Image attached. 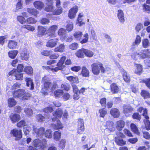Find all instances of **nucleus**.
Masks as SVG:
<instances>
[{
    "mask_svg": "<svg viewBox=\"0 0 150 150\" xmlns=\"http://www.w3.org/2000/svg\"><path fill=\"white\" fill-rule=\"evenodd\" d=\"M66 59V57L65 56H62L57 63V67L53 68V66L50 65L46 67L45 68L48 71L51 70L53 72H57L59 70H62L65 67L64 64Z\"/></svg>",
    "mask_w": 150,
    "mask_h": 150,
    "instance_id": "f257e3e1",
    "label": "nucleus"
},
{
    "mask_svg": "<svg viewBox=\"0 0 150 150\" xmlns=\"http://www.w3.org/2000/svg\"><path fill=\"white\" fill-rule=\"evenodd\" d=\"M91 71L95 75H98L100 71L102 73H105L108 69V68H105L103 64L101 62L93 63L91 65Z\"/></svg>",
    "mask_w": 150,
    "mask_h": 150,
    "instance_id": "f03ea898",
    "label": "nucleus"
},
{
    "mask_svg": "<svg viewBox=\"0 0 150 150\" xmlns=\"http://www.w3.org/2000/svg\"><path fill=\"white\" fill-rule=\"evenodd\" d=\"M139 55V58L142 59L150 57V51L148 49H144L141 50L138 53L135 52L131 55L132 58L135 59H136L137 56Z\"/></svg>",
    "mask_w": 150,
    "mask_h": 150,
    "instance_id": "7ed1b4c3",
    "label": "nucleus"
},
{
    "mask_svg": "<svg viewBox=\"0 0 150 150\" xmlns=\"http://www.w3.org/2000/svg\"><path fill=\"white\" fill-rule=\"evenodd\" d=\"M10 134L11 137L15 138V140H19L22 138L23 134L21 129L13 128L11 130Z\"/></svg>",
    "mask_w": 150,
    "mask_h": 150,
    "instance_id": "20e7f679",
    "label": "nucleus"
},
{
    "mask_svg": "<svg viewBox=\"0 0 150 150\" xmlns=\"http://www.w3.org/2000/svg\"><path fill=\"white\" fill-rule=\"evenodd\" d=\"M42 81L43 82V88L45 91H49L50 90L52 83L50 82L49 78L46 75L42 79Z\"/></svg>",
    "mask_w": 150,
    "mask_h": 150,
    "instance_id": "39448f33",
    "label": "nucleus"
},
{
    "mask_svg": "<svg viewBox=\"0 0 150 150\" xmlns=\"http://www.w3.org/2000/svg\"><path fill=\"white\" fill-rule=\"evenodd\" d=\"M85 129L84 122L83 119L79 118L77 121V133L81 134L83 133Z\"/></svg>",
    "mask_w": 150,
    "mask_h": 150,
    "instance_id": "423d86ee",
    "label": "nucleus"
},
{
    "mask_svg": "<svg viewBox=\"0 0 150 150\" xmlns=\"http://www.w3.org/2000/svg\"><path fill=\"white\" fill-rule=\"evenodd\" d=\"M78 9V7L77 6H75L71 8L69 11L68 13L69 17L70 19L74 18L76 16Z\"/></svg>",
    "mask_w": 150,
    "mask_h": 150,
    "instance_id": "0eeeda50",
    "label": "nucleus"
},
{
    "mask_svg": "<svg viewBox=\"0 0 150 150\" xmlns=\"http://www.w3.org/2000/svg\"><path fill=\"white\" fill-rule=\"evenodd\" d=\"M59 39L54 38L49 40L47 42L46 46L48 47L53 48L56 47L57 45Z\"/></svg>",
    "mask_w": 150,
    "mask_h": 150,
    "instance_id": "6e6552de",
    "label": "nucleus"
},
{
    "mask_svg": "<svg viewBox=\"0 0 150 150\" xmlns=\"http://www.w3.org/2000/svg\"><path fill=\"white\" fill-rule=\"evenodd\" d=\"M122 108V112L127 116H129L133 111V108L129 105H124Z\"/></svg>",
    "mask_w": 150,
    "mask_h": 150,
    "instance_id": "1a4fd4ad",
    "label": "nucleus"
},
{
    "mask_svg": "<svg viewBox=\"0 0 150 150\" xmlns=\"http://www.w3.org/2000/svg\"><path fill=\"white\" fill-rule=\"evenodd\" d=\"M143 115L145 118L143 120V122L145 128L147 130H150V122L149 120V117L148 115H147L146 111H145Z\"/></svg>",
    "mask_w": 150,
    "mask_h": 150,
    "instance_id": "9d476101",
    "label": "nucleus"
},
{
    "mask_svg": "<svg viewBox=\"0 0 150 150\" xmlns=\"http://www.w3.org/2000/svg\"><path fill=\"white\" fill-rule=\"evenodd\" d=\"M9 118L13 124L18 122L21 118L20 115L16 113H11L9 116Z\"/></svg>",
    "mask_w": 150,
    "mask_h": 150,
    "instance_id": "9b49d317",
    "label": "nucleus"
},
{
    "mask_svg": "<svg viewBox=\"0 0 150 150\" xmlns=\"http://www.w3.org/2000/svg\"><path fill=\"white\" fill-rule=\"evenodd\" d=\"M135 67L134 73L138 76L141 75L142 73L143 70L142 66L140 64L134 63Z\"/></svg>",
    "mask_w": 150,
    "mask_h": 150,
    "instance_id": "f8f14e48",
    "label": "nucleus"
},
{
    "mask_svg": "<svg viewBox=\"0 0 150 150\" xmlns=\"http://www.w3.org/2000/svg\"><path fill=\"white\" fill-rule=\"evenodd\" d=\"M24 89H17L12 92V94L14 98H19L22 96V94L23 93Z\"/></svg>",
    "mask_w": 150,
    "mask_h": 150,
    "instance_id": "ddd939ff",
    "label": "nucleus"
},
{
    "mask_svg": "<svg viewBox=\"0 0 150 150\" xmlns=\"http://www.w3.org/2000/svg\"><path fill=\"white\" fill-rule=\"evenodd\" d=\"M10 71L8 73V76H11L15 77V79L17 81H22L23 79V74L17 71H16L11 74H10Z\"/></svg>",
    "mask_w": 150,
    "mask_h": 150,
    "instance_id": "4468645a",
    "label": "nucleus"
},
{
    "mask_svg": "<svg viewBox=\"0 0 150 150\" xmlns=\"http://www.w3.org/2000/svg\"><path fill=\"white\" fill-rule=\"evenodd\" d=\"M37 36L38 37H41L47 33V30L44 27L38 26Z\"/></svg>",
    "mask_w": 150,
    "mask_h": 150,
    "instance_id": "2eb2a0df",
    "label": "nucleus"
},
{
    "mask_svg": "<svg viewBox=\"0 0 150 150\" xmlns=\"http://www.w3.org/2000/svg\"><path fill=\"white\" fill-rule=\"evenodd\" d=\"M125 125V122L122 120L117 121L115 123V127L119 131H121Z\"/></svg>",
    "mask_w": 150,
    "mask_h": 150,
    "instance_id": "dca6fc26",
    "label": "nucleus"
},
{
    "mask_svg": "<svg viewBox=\"0 0 150 150\" xmlns=\"http://www.w3.org/2000/svg\"><path fill=\"white\" fill-rule=\"evenodd\" d=\"M110 113L114 118H118L120 116V112L119 110L116 108H112L110 111Z\"/></svg>",
    "mask_w": 150,
    "mask_h": 150,
    "instance_id": "f3484780",
    "label": "nucleus"
},
{
    "mask_svg": "<svg viewBox=\"0 0 150 150\" xmlns=\"http://www.w3.org/2000/svg\"><path fill=\"white\" fill-rule=\"evenodd\" d=\"M140 94L144 99H150V92L148 90L142 89L141 91Z\"/></svg>",
    "mask_w": 150,
    "mask_h": 150,
    "instance_id": "a211bd4d",
    "label": "nucleus"
},
{
    "mask_svg": "<svg viewBox=\"0 0 150 150\" xmlns=\"http://www.w3.org/2000/svg\"><path fill=\"white\" fill-rule=\"evenodd\" d=\"M58 28L57 26L56 25H54L50 26L48 29V33L50 34L49 35V36H55V32L57 30Z\"/></svg>",
    "mask_w": 150,
    "mask_h": 150,
    "instance_id": "6ab92c4d",
    "label": "nucleus"
},
{
    "mask_svg": "<svg viewBox=\"0 0 150 150\" xmlns=\"http://www.w3.org/2000/svg\"><path fill=\"white\" fill-rule=\"evenodd\" d=\"M81 74L82 76L85 77H88L90 76L89 70L85 66L82 67Z\"/></svg>",
    "mask_w": 150,
    "mask_h": 150,
    "instance_id": "aec40b11",
    "label": "nucleus"
},
{
    "mask_svg": "<svg viewBox=\"0 0 150 150\" xmlns=\"http://www.w3.org/2000/svg\"><path fill=\"white\" fill-rule=\"evenodd\" d=\"M53 3V1L47 2L46 4V6L45 8V10L47 12H52L54 8Z\"/></svg>",
    "mask_w": 150,
    "mask_h": 150,
    "instance_id": "412c9836",
    "label": "nucleus"
},
{
    "mask_svg": "<svg viewBox=\"0 0 150 150\" xmlns=\"http://www.w3.org/2000/svg\"><path fill=\"white\" fill-rule=\"evenodd\" d=\"M24 67L23 64H19L18 65L16 69L13 68L10 71V74H11L16 71L21 73L24 70Z\"/></svg>",
    "mask_w": 150,
    "mask_h": 150,
    "instance_id": "4be33fe9",
    "label": "nucleus"
},
{
    "mask_svg": "<svg viewBox=\"0 0 150 150\" xmlns=\"http://www.w3.org/2000/svg\"><path fill=\"white\" fill-rule=\"evenodd\" d=\"M7 104L8 107L11 108L14 107L17 104V102L14 98H10L7 100Z\"/></svg>",
    "mask_w": 150,
    "mask_h": 150,
    "instance_id": "5701e85b",
    "label": "nucleus"
},
{
    "mask_svg": "<svg viewBox=\"0 0 150 150\" xmlns=\"http://www.w3.org/2000/svg\"><path fill=\"white\" fill-rule=\"evenodd\" d=\"M33 4L35 8L40 10H41L44 6V3L40 1H35Z\"/></svg>",
    "mask_w": 150,
    "mask_h": 150,
    "instance_id": "b1692460",
    "label": "nucleus"
},
{
    "mask_svg": "<svg viewBox=\"0 0 150 150\" xmlns=\"http://www.w3.org/2000/svg\"><path fill=\"white\" fill-rule=\"evenodd\" d=\"M122 139L118 137H115V141L117 145L123 146L126 144V141L123 140Z\"/></svg>",
    "mask_w": 150,
    "mask_h": 150,
    "instance_id": "393cba45",
    "label": "nucleus"
},
{
    "mask_svg": "<svg viewBox=\"0 0 150 150\" xmlns=\"http://www.w3.org/2000/svg\"><path fill=\"white\" fill-rule=\"evenodd\" d=\"M110 90L111 92L115 94L118 92L119 88L116 83H113L110 85Z\"/></svg>",
    "mask_w": 150,
    "mask_h": 150,
    "instance_id": "a878e982",
    "label": "nucleus"
},
{
    "mask_svg": "<svg viewBox=\"0 0 150 150\" xmlns=\"http://www.w3.org/2000/svg\"><path fill=\"white\" fill-rule=\"evenodd\" d=\"M130 128L131 130L134 133L138 136H140L141 132H139L137 126L134 123H132L130 124Z\"/></svg>",
    "mask_w": 150,
    "mask_h": 150,
    "instance_id": "bb28decb",
    "label": "nucleus"
},
{
    "mask_svg": "<svg viewBox=\"0 0 150 150\" xmlns=\"http://www.w3.org/2000/svg\"><path fill=\"white\" fill-rule=\"evenodd\" d=\"M63 114V111L62 109L58 108L53 113V115L56 118H60Z\"/></svg>",
    "mask_w": 150,
    "mask_h": 150,
    "instance_id": "cd10ccee",
    "label": "nucleus"
},
{
    "mask_svg": "<svg viewBox=\"0 0 150 150\" xmlns=\"http://www.w3.org/2000/svg\"><path fill=\"white\" fill-rule=\"evenodd\" d=\"M117 16L120 21L122 23H124L125 21L124 13L123 11L119 10L118 11Z\"/></svg>",
    "mask_w": 150,
    "mask_h": 150,
    "instance_id": "c85d7f7f",
    "label": "nucleus"
},
{
    "mask_svg": "<svg viewBox=\"0 0 150 150\" xmlns=\"http://www.w3.org/2000/svg\"><path fill=\"white\" fill-rule=\"evenodd\" d=\"M66 78L70 82L72 83H78L79 82V78L77 76H67L66 77Z\"/></svg>",
    "mask_w": 150,
    "mask_h": 150,
    "instance_id": "c756f323",
    "label": "nucleus"
},
{
    "mask_svg": "<svg viewBox=\"0 0 150 150\" xmlns=\"http://www.w3.org/2000/svg\"><path fill=\"white\" fill-rule=\"evenodd\" d=\"M54 50L56 52H63L65 50V46L64 43L60 44L58 46L56 47Z\"/></svg>",
    "mask_w": 150,
    "mask_h": 150,
    "instance_id": "7c9ffc66",
    "label": "nucleus"
},
{
    "mask_svg": "<svg viewBox=\"0 0 150 150\" xmlns=\"http://www.w3.org/2000/svg\"><path fill=\"white\" fill-rule=\"evenodd\" d=\"M84 48H81L78 50L75 53L76 56L79 58H83L84 57Z\"/></svg>",
    "mask_w": 150,
    "mask_h": 150,
    "instance_id": "2f4dec72",
    "label": "nucleus"
},
{
    "mask_svg": "<svg viewBox=\"0 0 150 150\" xmlns=\"http://www.w3.org/2000/svg\"><path fill=\"white\" fill-rule=\"evenodd\" d=\"M17 43V42L13 40H9L8 42L7 47L10 49H12L16 48Z\"/></svg>",
    "mask_w": 150,
    "mask_h": 150,
    "instance_id": "473e14b6",
    "label": "nucleus"
},
{
    "mask_svg": "<svg viewBox=\"0 0 150 150\" xmlns=\"http://www.w3.org/2000/svg\"><path fill=\"white\" fill-rule=\"evenodd\" d=\"M27 12L30 15L37 16L38 13L37 10L34 8H28L27 9Z\"/></svg>",
    "mask_w": 150,
    "mask_h": 150,
    "instance_id": "72a5a7b5",
    "label": "nucleus"
},
{
    "mask_svg": "<svg viewBox=\"0 0 150 150\" xmlns=\"http://www.w3.org/2000/svg\"><path fill=\"white\" fill-rule=\"evenodd\" d=\"M18 52L17 50H10L8 52L9 57L12 59H15L18 54Z\"/></svg>",
    "mask_w": 150,
    "mask_h": 150,
    "instance_id": "f704fd0d",
    "label": "nucleus"
},
{
    "mask_svg": "<svg viewBox=\"0 0 150 150\" xmlns=\"http://www.w3.org/2000/svg\"><path fill=\"white\" fill-rule=\"evenodd\" d=\"M25 81H26V86L29 87L30 86V89L33 90L34 88V84L33 80L30 78H27L25 79Z\"/></svg>",
    "mask_w": 150,
    "mask_h": 150,
    "instance_id": "c9c22d12",
    "label": "nucleus"
},
{
    "mask_svg": "<svg viewBox=\"0 0 150 150\" xmlns=\"http://www.w3.org/2000/svg\"><path fill=\"white\" fill-rule=\"evenodd\" d=\"M140 83H144L146 86L150 89V78L141 79L140 80Z\"/></svg>",
    "mask_w": 150,
    "mask_h": 150,
    "instance_id": "e433bc0d",
    "label": "nucleus"
},
{
    "mask_svg": "<svg viewBox=\"0 0 150 150\" xmlns=\"http://www.w3.org/2000/svg\"><path fill=\"white\" fill-rule=\"evenodd\" d=\"M54 127L56 130L62 129L63 127V125L60 120H57L56 123L54 125Z\"/></svg>",
    "mask_w": 150,
    "mask_h": 150,
    "instance_id": "4c0bfd02",
    "label": "nucleus"
},
{
    "mask_svg": "<svg viewBox=\"0 0 150 150\" xmlns=\"http://www.w3.org/2000/svg\"><path fill=\"white\" fill-rule=\"evenodd\" d=\"M122 76L125 82L127 83H130L131 81L130 78L128 75L127 72L126 71H124L122 74Z\"/></svg>",
    "mask_w": 150,
    "mask_h": 150,
    "instance_id": "58836bf2",
    "label": "nucleus"
},
{
    "mask_svg": "<svg viewBox=\"0 0 150 150\" xmlns=\"http://www.w3.org/2000/svg\"><path fill=\"white\" fill-rule=\"evenodd\" d=\"M36 118L37 121L40 122H42L45 121L46 119V118L45 116L40 114L36 115Z\"/></svg>",
    "mask_w": 150,
    "mask_h": 150,
    "instance_id": "ea45409f",
    "label": "nucleus"
},
{
    "mask_svg": "<svg viewBox=\"0 0 150 150\" xmlns=\"http://www.w3.org/2000/svg\"><path fill=\"white\" fill-rule=\"evenodd\" d=\"M63 91L61 89H57L54 92V95L56 98H60L63 94Z\"/></svg>",
    "mask_w": 150,
    "mask_h": 150,
    "instance_id": "a19ab883",
    "label": "nucleus"
},
{
    "mask_svg": "<svg viewBox=\"0 0 150 150\" xmlns=\"http://www.w3.org/2000/svg\"><path fill=\"white\" fill-rule=\"evenodd\" d=\"M21 28L22 29H26L27 30L30 31H33L35 30V28L34 26L28 24H25L22 26Z\"/></svg>",
    "mask_w": 150,
    "mask_h": 150,
    "instance_id": "79ce46f5",
    "label": "nucleus"
},
{
    "mask_svg": "<svg viewBox=\"0 0 150 150\" xmlns=\"http://www.w3.org/2000/svg\"><path fill=\"white\" fill-rule=\"evenodd\" d=\"M67 24L66 26V30L68 31H71L73 29L74 25L72 22L71 21H67Z\"/></svg>",
    "mask_w": 150,
    "mask_h": 150,
    "instance_id": "37998d69",
    "label": "nucleus"
},
{
    "mask_svg": "<svg viewBox=\"0 0 150 150\" xmlns=\"http://www.w3.org/2000/svg\"><path fill=\"white\" fill-rule=\"evenodd\" d=\"M61 132L58 131H55L54 132L53 137L56 141H59L61 138Z\"/></svg>",
    "mask_w": 150,
    "mask_h": 150,
    "instance_id": "c03bdc74",
    "label": "nucleus"
},
{
    "mask_svg": "<svg viewBox=\"0 0 150 150\" xmlns=\"http://www.w3.org/2000/svg\"><path fill=\"white\" fill-rule=\"evenodd\" d=\"M89 39V35L88 33L85 34L83 35V38L81 39L80 42L81 44L86 43L88 42Z\"/></svg>",
    "mask_w": 150,
    "mask_h": 150,
    "instance_id": "a18cd8bd",
    "label": "nucleus"
},
{
    "mask_svg": "<svg viewBox=\"0 0 150 150\" xmlns=\"http://www.w3.org/2000/svg\"><path fill=\"white\" fill-rule=\"evenodd\" d=\"M21 59L23 60H27L28 58V54H27V52L24 50L21 52Z\"/></svg>",
    "mask_w": 150,
    "mask_h": 150,
    "instance_id": "49530a36",
    "label": "nucleus"
},
{
    "mask_svg": "<svg viewBox=\"0 0 150 150\" xmlns=\"http://www.w3.org/2000/svg\"><path fill=\"white\" fill-rule=\"evenodd\" d=\"M84 50V54L86 56L88 57H91L93 56L94 53L93 51L85 48Z\"/></svg>",
    "mask_w": 150,
    "mask_h": 150,
    "instance_id": "de8ad7c7",
    "label": "nucleus"
},
{
    "mask_svg": "<svg viewBox=\"0 0 150 150\" xmlns=\"http://www.w3.org/2000/svg\"><path fill=\"white\" fill-rule=\"evenodd\" d=\"M83 34L81 32L77 31L73 35L75 38L79 40H81Z\"/></svg>",
    "mask_w": 150,
    "mask_h": 150,
    "instance_id": "09e8293b",
    "label": "nucleus"
},
{
    "mask_svg": "<svg viewBox=\"0 0 150 150\" xmlns=\"http://www.w3.org/2000/svg\"><path fill=\"white\" fill-rule=\"evenodd\" d=\"M31 96L30 94L28 92L25 91L24 89L23 93L22 94V96L21 97L22 100H27L30 98Z\"/></svg>",
    "mask_w": 150,
    "mask_h": 150,
    "instance_id": "8fccbe9b",
    "label": "nucleus"
},
{
    "mask_svg": "<svg viewBox=\"0 0 150 150\" xmlns=\"http://www.w3.org/2000/svg\"><path fill=\"white\" fill-rule=\"evenodd\" d=\"M24 71L28 74H32L33 69L30 66H26L24 69Z\"/></svg>",
    "mask_w": 150,
    "mask_h": 150,
    "instance_id": "3c124183",
    "label": "nucleus"
},
{
    "mask_svg": "<svg viewBox=\"0 0 150 150\" xmlns=\"http://www.w3.org/2000/svg\"><path fill=\"white\" fill-rule=\"evenodd\" d=\"M57 7V8L55 9L53 12V14L55 15H59L63 12V8L61 7Z\"/></svg>",
    "mask_w": 150,
    "mask_h": 150,
    "instance_id": "603ef678",
    "label": "nucleus"
},
{
    "mask_svg": "<svg viewBox=\"0 0 150 150\" xmlns=\"http://www.w3.org/2000/svg\"><path fill=\"white\" fill-rule=\"evenodd\" d=\"M35 131L37 135H41L44 133L45 129L43 127H40L39 129H35Z\"/></svg>",
    "mask_w": 150,
    "mask_h": 150,
    "instance_id": "864d4df0",
    "label": "nucleus"
},
{
    "mask_svg": "<svg viewBox=\"0 0 150 150\" xmlns=\"http://www.w3.org/2000/svg\"><path fill=\"white\" fill-rule=\"evenodd\" d=\"M66 143V141L65 139H61L58 144V147L62 149H64L65 147Z\"/></svg>",
    "mask_w": 150,
    "mask_h": 150,
    "instance_id": "5fc2aeb1",
    "label": "nucleus"
},
{
    "mask_svg": "<svg viewBox=\"0 0 150 150\" xmlns=\"http://www.w3.org/2000/svg\"><path fill=\"white\" fill-rule=\"evenodd\" d=\"M27 126L26 122L24 120H22L16 124V126L18 127L21 128Z\"/></svg>",
    "mask_w": 150,
    "mask_h": 150,
    "instance_id": "6e6d98bb",
    "label": "nucleus"
},
{
    "mask_svg": "<svg viewBox=\"0 0 150 150\" xmlns=\"http://www.w3.org/2000/svg\"><path fill=\"white\" fill-rule=\"evenodd\" d=\"M99 113L100 115V116L101 117L103 118L106 115L107 113V111L105 109V108L104 107L99 109Z\"/></svg>",
    "mask_w": 150,
    "mask_h": 150,
    "instance_id": "4d7b16f0",
    "label": "nucleus"
},
{
    "mask_svg": "<svg viewBox=\"0 0 150 150\" xmlns=\"http://www.w3.org/2000/svg\"><path fill=\"white\" fill-rule=\"evenodd\" d=\"M37 21L35 19L32 17H29L26 19V23L29 24H34L36 23Z\"/></svg>",
    "mask_w": 150,
    "mask_h": 150,
    "instance_id": "13d9d810",
    "label": "nucleus"
},
{
    "mask_svg": "<svg viewBox=\"0 0 150 150\" xmlns=\"http://www.w3.org/2000/svg\"><path fill=\"white\" fill-rule=\"evenodd\" d=\"M24 112L26 115L28 117L32 115L33 114V111L32 109L30 108H25L24 110Z\"/></svg>",
    "mask_w": 150,
    "mask_h": 150,
    "instance_id": "bf43d9fd",
    "label": "nucleus"
},
{
    "mask_svg": "<svg viewBox=\"0 0 150 150\" xmlns=\"http://www.w3.org/2000/svg\"><path fill=\"white\" fill-rule=\"evenodd\" d=\"M47 141L45 139H42L40 140V148L42 149H43L46 148L47 145Z\"/></svg>",
    "mask_w": 150,
    "mask_h": 150,
    "instance_id": "052dcab7",
    "label": "nucleus"
},
{
    "mask_svg": "<svg viewBox=\"0 0 150 150\" xmlns=\"http://www.w3.org/2000/svg\"><path fill=\"white\" fill-rule=\"evenodd\" d=\"M79 47L78 44L76 42L72 43L69 45V48L73 50H76Z\"/></svg>",
    "mask_w": 150,
    "mask_h": 150,
    "instance_id": "680f3d73",
    "label": "nucleus"
},
{
    "mask_svg": "<svg viewBox=\"0 0 150 150\" xmlns=\"http://www.w3.org/2000/svg\"><path fill=\"white\" fill-rule=\"evenodd\" d=\"M17 20L21 24H24L26 23V20L25 18L22 16H18L17 18Z\"/></svg>",
    "mask_w": 150,
    "mask_h": 150,
    "instance_id": "e2e57ef3",
    "label": "nucleus"
},
{
    "mask_svg": "<svg viewBox=\"0 0 150 150\" xmlns=\"http://www.w3.org/2000/svg\"><path fill=\"white\" fill-rule=\"evenodd\" d=\"M132 117L133 119L137 120L139 121H140L141 119V115L137 112L134 113Z\"/></svg>",
    "mask_w": 150,
    "mask_h": 150,
    "instance_id": "0e129e2a",
    "label": "nucleus"
},
{
    "mask_svg": "<svg viewBox=\"0 0 150 150\" xmlns=\"http://www.w3.org/2000/svg\"><path fill=\"white\" fill-rule=\"evenodd\" d=\"M106 99L105 97L102 98L100 99L99 103L102 107L105 108L106 107Z\"/></svg>",
    "mask_w": 150,
    "mask_h": 150,
    "instance_id": "69168bd1",
    "label": "nucleus"
},
{
    "mask_svg": "<svg viewBox=\"0 0 150 150\" xmlns=\"http://www.w3.org/2000/svg\"><path fill=\"white\" fill-rule=\"evenodd\" d=\"M142 7V9L144 11L148 13H150V6L144 4L143 5Z\"/></svg>",
    "mask_w": 150,
    "mask_h": 150,
    "instance_id": "338daca9",
    "label": "nucleus"
},
{
    "mask_svg": "<svg viewBox=\"0 0 150 150\" xmlns=\"http://www.w3.org/2000/svg\"><path fill=\"white\" fill-rule=\"evenodd\" d=\"M142 46L144 48H147L149 45V42L148 39L145 38L143 39L142 41Z\"/></svg>",
    "mask_w": 150,
    "mask_h": 150,
    "instance_id": "774afa93",
    "label": "nucleus"
}]
</instances>
